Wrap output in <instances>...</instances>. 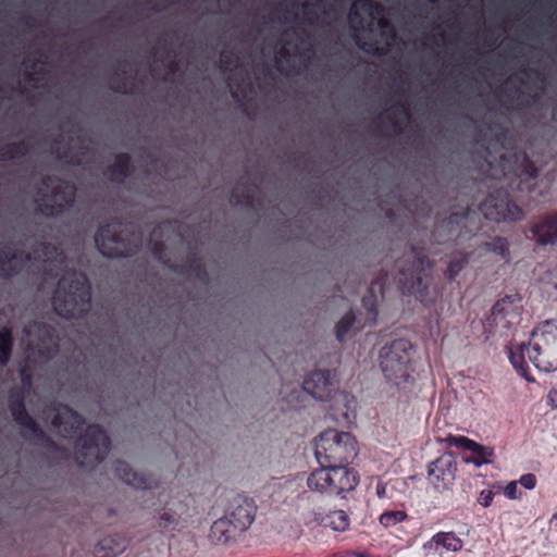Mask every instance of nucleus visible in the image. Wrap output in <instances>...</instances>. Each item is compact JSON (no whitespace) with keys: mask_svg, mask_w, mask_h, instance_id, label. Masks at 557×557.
I'll return each instance as SVG.
<instances>
[{"mask_svg":"<svg viewBox=\"0 0 557 557\" xmlns=\"http://www.w3.org/2000/svg\"><path fill=\"white\" fill-rule=\"evenodd\" d=\"M529 232L530 238L539 246L557 245V210L539 216L531 223Z\"/></svg>","mask_w":557,"mask_h":557,"instance_id":"nucleus-17","label":"nucleus"},{"mask_svg":"<svg viewBox=\"0 0 557 557\" xmlns=\"http://www.w3.org/2000/svg\"><path fill=\"white\" fill-rule=\"evenodd\" d=\"M515 91H516V92H519V94H520V96H522V97L524 98V95H523L522 92H520V89H519V88H516V89H515Z\"/></svg>","mask_w":557,"mask_h":557,"instance_id":"nucleus-62","label":"nucleus"},{"mask_svg":"<svg viewBox=\"0 0 557 557\" xmlns=\"http://www.w3.org/2000/svg\"><path fill=\"white\" fill-rule=\"evenodd\" d=\"M30 152V145L28 140L21 139L12 141L0 147V160L11 161L21 159L28 156Z\"/></svg>","mask_w":557,"mask_h":557,"instance_id":"nucleus-33","label":"nucleus"},{"mask_svg":"<svg viewBox=\"0 0 557 557\" xmlns=\"http://www.w3.org/2000/svg\"><path fill=\"white\" fill-rule=\"evenodd\" d=\"M502 492V485L498 483L492 484L490 488L483 490L478 498V503L484 507L487 508L492 505L494 496L500 494Z\"/></svg>","mask_w":557,"mask_h":557,"instance_id":"nucleus-42","label":"nucleus"},{"mask_svg":"<svg viewBox=\"0 0 557 557\" xmlns=\"http://www.w3.org/2000/svg\"><path fill=\"white\" fill-rule=\"evenodd\" d=\"M522 72H523L524 74H528V73H532V74H534V75L536 76V78H537V79H540L541 82H544V81H545L544 76H543L539 71H536V70H533V69H524V70H522Z\"/></svg>","mask_w":557,"mask_h":557,"instance_id":"nucleus-55","label":"nucleus"},{"mask_svg":"<svg viewBox=\"0 0 557 557\" xmlns=\"http://www.w3.org/2000/svg\"><path fill=\"white\" fill-rule=\"evenodd\" d=\"M312 5L317 9H321L324 5V0H314Z\"/></svg>","mask_w":557,"mask_h":557,"instance_id":"nucleus-57","label":"nucleus"},{"mask_svg":"<svg viewBox=\"0 0 557 557\" xmlns=\"http://www.w3.org/2000/svg\"><path fill=\"white\" fill-rule=\"evenodd\" d=\"M62 143V137L61 136H58L54 140H53V144L51 146V152L52 153H55L57 150H59V145Z\"/></svg>","mask_w":557,"mask_h":557,"instance_id":"nucleus-56","label":"nucleus"},{"mask_svg":"<svg viewBox=\"0 0 557 557\" xmlns=\"http://www.w3.org/2000/svg\"><path fill=\"white\" fill-rule=\"evenodd\" d=\"M472 252L454 250L446 256V269L443 274L448 282H454L462 270L469 264Z\"/></svg>","mask_w":557,"mask_h":557,"instance_id":"nucleus-27","label":"nucleus"},{"mask_svg":"<svg viewBox=\"0 0 557 557\" xmlns=\"http://www.w3.org/2000/svg\"><path fill=\"white\" fill-rule=\"evenodd\" d=\"M32 255L16 249L11 243H0V278L11 280L20 275Z\"/></svg>","mask_w":557,"mask_h":557,"instance_id":"nucleus-15","label":"nucleus"},{"mask_svg":"<svg viewBox=\"0 0 557 557\" xmlns=\"http://www.w3.org/2000/svg\"><path fill=\"white\" fill-rule=\"evenodd\" d=\"M21 380L23 386L11 388L8 397V406L13 420L24 430L23 436L25 438H28L30 435L35 440L44 442L47 446H54V442L47 435L26 409V389H29L33 385V375L26 368L21 370Z\"/></svg>","mask_w":557,"mask_h":557,"instance_id":"nucleus-7","label":"nucleus"},{"mask_svg":"<svg viewBox=\"0 0 557 557\" xmlns=\"http://www.w3.org/2000/svg\"><path fill=\"white\" fill-rule=\"evenodd\" d=\"M344 466H333L331 468V495H342L352 491L359 482L355 470Z\"/></svg>","mask_w":557,"mask_h":557,"instance_id":"nucleus-23","label":"nucleus"},{"mask_svg":"<svg viewBox=\"0 0 557 557\" xmlns=\"http://www.w3.org/2000/svg\"><path fill=\"white\" fill-rule=\"evenodd\" d=\"M547 401L549 405L557 408V385L549 391Z\"/></svg>","mask_w":557,"mask_h":557,"instance_id":"nucleus-49","label":"nucleus"},{"mask_svg":"<svg viewBox=\"0 0 557 557\" xmlns=\"http://www.w3.org/2000/svg\"><path fill=\"white\" fill-rule=\"evenodd\" d=\"M356 321L355 312H346L335 325V335L339 342H343L348 332L352 329Z\"/></svg>","mask_w":557,"mask_h":557,"instance_id":"nucleus-40","label":"nucleus"},{"mask_svg":"<svg viewBox=\"0 0 557 557\" xmlns=\"http://www.w3.org/2000/svg\"><path fill=\"white\" fill-rule=\"evenodd\" d=\"M445 441L449 446H456L458 448L469 450L471 453V457L468 458L467 461L473 462L478 467L492 463L495 457L493 447L481 445L466 436L449 435Z\"/></svg>","mask_w":557,"mask_h":557,"instance_id":"nucleus-19","label":"nucleus"},{"mask_svg":"<svg viewBox=\"0 0 557 557\" xmlns=\"http://www.w3.org/2000/svg\"><path fill=\"white\" fill-rule=\"evenodd\" d=\"M524 488L533 490L536 486L537 479L533 473L522 474L518 481Z\"/></svg>","mask_w":557,"mask_h":557,"instance_id":"nucleus-47","label":"nucleus"},{"mask_svg":"<svg viewBox=\"0 0 557 557\" xmlns=\"http://www.w3.org/2000/svg\"><path fill=\"white\" fill-rule=\"evenodd\" d=\"M386 282L387 273L379 275L371 282L367 295L362 297V307L367 310L373 322L377 318V297L379 295L383 296Z\"/></svg>","mask_w":557,"mask_h":557,"instance_id":"nucleus-24","label":"nucleus"},{"mask_svg":"<svg viewBox=\"0 0 557 557\" xmlns=\"http://www.w3.org/2000/svg\"><path fill=\"white\" fill-rule=\"evenodd\" d=\"M181 524V515L171 508L164 507L157 519V528L162 533L173 532Z\"/></svg>","mask_w":557,"mask_h":557,"instance_id":"nucleus-38","label":"nucleus"},{"mask_svg":"<svg viewBox=\"0 0 557 557\" xmlns=\"http://www.w3.org/2000/svg\"><path fill=\"white\" fill-rule=\"evenodd\" d=\"M220 62L223 71H227L237 63V57L233 51L223 50L220 53Z\"/></svg>","mask_w":557,"mask_h":557,"instance_id":"nucleus-43","label":"nucleus"},{"mask_svg":"<svg viewBox=\"0 0 557 557\" xmlns=\"http://www.w3.org/2000/svg\"><path fill=\"white\" fill-rule=\"evenodd\" d=\"M527 98H528L527 101L521 100L520 104L530 106L531 103H535L539 101L540 96H539V94H533V95H528Z\"/></svg>","mask_w":557,"mask_h":557,"instance_id":"nucleus-53","label":"nucleus"},{"mask_svg":"<svg viewBox=\"0 0 557 557\" xmlns=\"http://www.w3.org/2000/svg\"><path fill=\"white\" fill-rule=\"evenodd\" d=\"M508 357L516 372L528 382H535L525 357L544 372L557 370V320H545L532 331L528 344L508 346Z\"/></svg>","mask_w":557,"mask_h":557,"instance_id":"nucleus-1","label":"nucleus"},{"mask_svg":"<svg viewBox=\"0 0 557 557\" xmlns=\"http://www.w3.org/2000/svg\"><path fill=\"white\" fill-rule=\"evenodd\" d=\"M13 332L9 326L0 330V367L4 368L9 364L13 351Z\"/></svg>","mask_w":557,"mask_h":557,"instance_id":"nucleus-37","label":"nucleus"},{"mask_svg":"<svg viewBox=\"0 0 557 557\" xmlns=\"http://www.w3.org/2000/svg\"><path fill=\"white\" fill-rule=\"evenodd\" d=\"M149 248L156 260L170 269H175L170 258H168L166 248L162 240H150Z\"/></svg>","mask_w":557,"mask_h":557,"instance_id":"nucleus-41","label":"nucleus"},{"mask_svg":"<svg viewBox=\"0 0 557 557\" xmlns=\"http://www.w3.org/2000/svg\"><path fill=\"white\" fill-rule=\"evenodd\" d=\"M396 108L406 116L409 117V107L406 102H399Z\"/></svg>","mask_w":557,"mask_h":557,"instance_id":"nucleus-54","label":"nucleus"},{"mask_svg":"<svg viewBox=\"0 0 557 557\" xmlns=\"http://www.w3.org/2000/svg\"><path fill=\"white\" fill-rule=\"evenodd\" d=\"M24 331L38 341L37 349L40 357L51 360L57 356L59 337L54 326L42 321H34Z\"/></svg>","mask_w":557,"mask_h":557,"instance_id":"nucleus-14","label":"nucleus"},{"mask_svg":"<svg viewBox=\"0 0 557 557\" xmlns=\"http://www.w3.org/2000/svg\"><path fill=\"white\" fill-rule=\"evenodd\" d=\"M457 461L451 453H444L428 467V480L437 491L449 490L456 479Z\"/></svg>","mask_w":557,"mask_h":557,"instance_id":"nucleus-13","label":"nucleus"},{"mask_svg":"<svg viewBox=\"0 0 557 557\" xmlns=\"http://www.w3.org/2000/svg\"><path fill=\"white\" fill-rule=\"evenodd\" d=\"M169 70L171 73H175L177 70V64L173 61L169 64Z\"/></svg>","mask_w":557,"mask_h":557,"instance_id":"nucleus-58","label":"nucleus"},{"mask_svg":"<svg viewBox=\"0 0 557 557\" xmlns=\"http://www.w3.org/2000/svg\"><path fill=\"white\" fill-rule=\"evenodd\" d=\"M258 187L255 184L239 182L232 190L230 201L233 206L251 208Z\"/></svg>","mask_w":557,"mask_h":557,"instance_id":"nucleus-32","label":"nucleus"},{"mask_svg":"<svg viewBox=\"0 0 557 557\" xmlns=\"http://www.w3.org/2000/svg\"><path fill=\"white\" fill-rule=\"evenodd\" d=\"M502 492L509 499H519L521 497V493L518 491L516 481L509 482L505 487L502 486Z\"/></svg>","mask_w":557,"mask_h":557,"instance_id":"nucleus-45","label":"nucleus"},{"mask_svg":"<svg viewBox=\"0 0 557 557\" xmlns=\"http://www.w3.org/2000/svg\"><path fill=\"white\" fill-rule=\"evenodd\" d=\"M239 531L224 517L215 520L210 529L209 539L214 544H227L234 541Z\"/></svg>","mask_w":557,"mask_h":557,"instance_id":"nucleus-26","label":"nucleus"},{"mask_svg":"<svg viewBox=\"0 0 557 557\" xmlns=\"http://www.w3.org/2000/svg\"><path fill=\"white\" fill-rule=\"evenodd\" d=\"M302 389L317 399H327L334 391L331 371L315 370L309 373L302 382Z\"/></svg>","mask_w":557,"mask_h":557,"instance_id":"nucleus-20","label":"nucleus"},{"mask_svg":"<svg viewBox=\"0 0 557 557\" xmlns=\"http://www.w3.org/2000/svg\"><path fill=\"white\" fill-rule=\"evenodd\" d=\"M386 120L394 131L398 129V123L393 112L386 113Z\"/></svg>","mask_w":557,"mask_h":557,"instance_id":"nucleus-52","label":"nucleus"},{"mask_svg":"<svg viewBox=\"0 0 557 557\" xmlns=\"http://www.w3.org/2000/svg\"><path fill=\"white\" fill-rule=\"evenodd\" d=\"M151 10H152L153 12H159V9H158L157 7H152V8H151Z\"/></svg>","mask_w":557,"mask_h":557,"instance_id":"nucleus-63","label":"nucleus"},{"mask_svg":"<svg viewBox=\"0 0 557 557\" xmlns=\"http://www.w3.org/2000/svg\"><path fill=\"white\" fill-rule=\"evenodd\" d=\"M127 541L120 534L108 535L101 539L95 548V557H115L123 553Z\"/></svg>","mask_w":557,"mask_h":557,"instance_id":"nucleus-28","label":"nucleus"},{"mask_svg":"<svg viewBox=\"0 0 557 557\" xmlns=\"http://www.w3.org/2000/svg\"><path fill=\"white\" fill-rule=\"evenodd\" d=\"M479 228V213L467 207L462 212H451L447 218L437 221L431 236L438 245L458 244L470 238Z\"/></svg>","mask_w":557,"mask_h":557,"instance_id":"nucleus-8","label":"nucleus"},{"mask_svg":"<svg viewBox=\"0 0 557 557\" xmlns=\"http://www.w3.org/2000/svg\"><path fill=\"white\" fill-rule=\"evenodd\" d=\"M174 271L180 273H190L194 274L200 281H206L208 278V272L205 263L200 258L197 257L196 253L190 255L186 261L180 267L174 265Z\"/></svg>","mask_w":557,"mask_h":557,"instance_id":"nucleus-34","label":"nucleus"},{"mask_svg":"<svg viewBox=\"0 0 557 557\" xmlns=\"http://www.w3.org/2000/svg\"><path fill=\"white\" fill-rule=\"evenodd\" d=\"M521 298L518 294L506 295L498 299L492 307L487 321L490 325L509 329L520 317Z\"/></svg>","mask_w":557,"mask_h":557,"instance_id":"nucleus-16","label":"nucleus"},{"mask_svg":"<svg viewBox=\"0 0 557 557\" xmlns=\"http://www.w3.org/2000/svg\"><path fill=\"white\" fill-rule=\"evenodd\" d=\"M113 471L120 480L135 488L152 490L158 487V482L152 475L134 471L126 461L116 460L113 465Z\"/></svg>","mask_w":557,"mask_h":557,"instance_id":"nucleus-21","label":"nucleus"},{"mask_svg":"<svg viewBox=\"0 0 557 557\" xmlns=\"http://www.w3.org/2000/svg\"><path fill=\"white\" fill-rule=\"evenodd\" d=\"M479 247L487 252L499 256L505 261L510 259V244L505 237L495 236L491 240L482 243Z\"/></svg>","mask_w":557,"mask_h":557,"instance_id":"nucleus-35","label":"nucleus"},{"mask_svg":"<svg viewBox=\"0 0 557 557\" xmlns=\"http://www.w3.org/2000/svg\"><path fill=\"white\" fill-rule=\"evenodd\" d=\"M389 47H391V45H389V44H387V45H386V47H375V48L372 50V53H373L374 55H380V57L385 55V54H387V52L389 51Z\"/></svg>","mask_w":557,"mask_h":557,"instance_id":"nucleus-51","label":"nucleus"},{"mask_svg":"<svg viewBox=\"0 0 557 557\" xmlns=\"http://www.w3.org/2000/svg\"><path fill=\"white\" fill-rule=\"evenodd\" d=\"M331 468L321 466L320 469L313 470L308 479L307 485L311 491L331 495Z\"/></svg>","mask_w":557,"mask_h":557,"instance_id":"nucleus-31","label":"nucleus"},{"mask_svg":"<svg viewBox=\"0 0 557 557\" xmlns=\"http://www.w3.org/2000/svg\"><path fill=\"white\" fill-rule=\"evenodd\" d=\"M95 243L103 257H132L141 246V235L132 224L112 220L98 228Z\"/></svg>","mask_w":557,"mask_h":557,"instance_id":"nucleus-4","label":"nucleus"},{"mask_svg":"<svg viewBox=\"0 0 557 557\" xmlns=\"http://www.w3.org/2000/svg\"><path fill=\"white\" fill-rule=\"evenodd\" d=\"M52 306L62 318H83L91 307V286L87 275L76 270L66 271L58 282Z\"/></svg>","mask_w":557,"mask_h":557,"instance_id":"nucleus-3","label":"nucleus"},{"mask_svg":"<svg viewBox=\"0 0 557 557\" xmlns=\"http://www.w3.org/2000/svg\"><path fill=\"white\" fill-rule=\"evenodd\" d=\"M232 97H233V98H236V97H237L236 91H233V90H232Z\"/></svg>","mask_w":557,"mask_h":557,"instance_id":"nucleus-64","label":"nucleus"},{"mask_svg":"<svg viewBox=\"0 0 557 557\" xmlns=\"http://www.w3.org/2000/svg\"><path fill=\"white\" fill-rule=\"evenodd\" d=\"M33 253L42 262H49L51 264H61L65 261L64 251L59 246L46 240L39 242L34 247Z\"/></svg>","mask_w":557,"mask_h":557,"instance_id":"nucleus-30","label":"nucleus"},{"mask_svg":"<svg viewBox=\"0 0 557 557\" xmlns=\"http://www.w3.org/2000/svg\"><path fill=\"white\" fill-rule=\"evenodd\" d=\"M110 88L119 94H128L127 85L119 74H115L110 78Z\"/></svg>","mask_w":557,"mask_h":557,"instance_id":"nucleus-44","label":"nucleus"},{"mask_svg":"<svg viewBox=\"0 0 557 557\" xmlns=\"http://www.w3.org/2000/svg\"><path fill=\"white\" fill-rule=\"evenodd\" d=\"M280 54L283 55V57H286V55H288V51L285 48H282L280 50Z\"/></svg>","mask_w":557,"mask_h":557,"instance_id":"nucleus-60","label":"nucleus"},{"mask_svg":"<svg viewBox=\"0 0 557 557\" xmlns=\"http://www.w3.org/2000/svg\"><path fill=\"white\" fill-rule=\"evenodd\" d=\"M357 454V442L348 432L329 429L315 441L314 455L320 466L349 465Z\"/></svg>","mask_w":557,"mask_h":557,"instance_id":"nucleus-6","label":"nucleus"},{"mask_svg":"<svg viewBox=\"0 0 557 557\" xmlns=\"http://www.w3.org/2000/svg\"><path fill=\"white\" fill-rule=\"evenodd\" d=\"M44 419H50L51 425L64 438H74L86 424L85 418L69 405L51 404L42 411Z\"/></svg>","mask_w":557,"mask_h":557,"instance_id":"nucleus-12","label":"nucleus"},{"mask_svg":"<svg viewBox=\"0 0 557 557\" xmlns=\"http://www.w3.org/2000/svg\"><path fill=\"white\" fill-rule=\"evenodd\" d=\"M380 26H381L382 28L389 27L391 29H389V33H388V38H389L391 40H393V41L396 39V32H395L394 27H393V26H391V25H389V23H388L387 21L382 20V21L380 22Z\"/></svg>","mask_w":557,"mask_h":557,"instance_id":"nucleus-50","label":"nucleus"},{"mask_svg":"<svg viewBox=\"0 0 557 557\" xmlns=\"http://www.w3.org/2000/svg\"><path fill=\"white\" fill-rule=\"evenodd\" d=\"M36 191V212L46 218H58L70 211L76 199V186L59 176L45 175Z\"/></svg>","mask_w":557,"mask_h":557,"instance_id":"nucleus-5","label":"nucleus"},{"mask_svg":"<svg viewBox=\"0 0 557 557\" xmlns=\"http://www.w3.org/2000/svg\"><path fill=\"white\" fill-rule=\"evenodd\" d=\"M479 211L485 219L495 222H516L520 221L524 215L523 210L504 190H496L490 194L480 203Z\"/></svg>","mask_w":557,"mask_h":557,"instance_id":"nucleus-11","label":"nucleus"},{"mask_svg":"<svg viewBox=\"0 0 557 557\" xmlns=\"http://www.w3.org/2000/svg\"><path fill=\"white\" fill-rule=\"evenodd\" d=\"M411 348L410 342L404 338L395 339L381 348L379 364L387 381L397 385L407 381Z\"/></svg>","mask_w":557,"mask_h":557,"instance_id":"nucleus-10","label":"nucleus"},{"mask_svg":"<svg viewBox=\"0 0 557 557\" xmlns=\"http://www.w3.org/2000/svg\"><path fill=\"white\" fill-rule=\"evenodd\" d=\"M522 174L529 178H536L539 175V169L531 160L527 158L522 165Z\"/></svg>","mask_w":557,"mask_h":557,"instance_id":"nucleus-46","label":"nucleus"},{"mask_svg":"<svg viewBox=\"0 0 557 557\" xmlns=\"http://www.w3.org/2000/svg\"><path fill=\"white\" fill-rule=\"evenodd\" d=\"M134 170L131 156L127 152H120L115 154L114 162L107 168L106 174L111 182L122 183L134 173Z\"/></svg>","mask_w":557,"mask_h":557,"instance_id":"nucleus-25","label":"nucleus"},{"mask_svg":"<svg viewBox=\"0 0 557 557\" xmlns=\"http://www.w3.org/2000/svg\"><path fill=\"white\" fill-rule=\"evenodd\" d=\"M463 546L462 540L454 532H437L429 541H426L422 548L425 556L442 555L443 549L446 552H459Z\"/></svg>","mask_w":557,"mask_h":557,"instance_id":"nucleus-22","label":"nucleus"},{"mask_svg":"<svg viewBox=\"0 0 557 557\" xmlns=\"http://www.w3.org/2000/svg\"><path fill=\"white\" fill-rule=\"evenodd\" d=\"M58 158L59 159H66L67 163L72 164V165H81L82 162H83V158L81 154H71L69 156L67 152H63V153H59L58 154Z\"/></svg>","mask_w":557,"mask_h":557,"instance_id":"nucleus-48","label":"nucleus"},{"mask_svg":"<svg viewBox=\"0 0 557 557\" xmlns=\"http://www.w3.org/2000/svg\"><path fill=\"white\" fill-rule=\"evenodd\" d=\"M408 519V515L405 510H385L379 517V522L384 528L395 527Z\"/></svg>","mask_w":557,"mask_h":557,"instance_id":"nucleus-39","label":"nucleus"},{"mask_svg":"<svg viewBox=\"0 0 557 557\" xmlns=\"http://www.w3.org/2000/svg\"><path fill=\"white\" fill-rule=\"evenodd\" d=\"M25 77H26V79H28V81H32V79L34 78V77H33V74H32L30 72H27V73L25 74Z\"/></svg>","mask_w":557,"mask_h":557,"instance_id":"nucleus-61","label":"nucleus"},{"mask_svg":"<svg viewBox=\"0 0 557 557\" xmlns=\"http://www.w3.org/2000/svg\"><path fill=\"white\" fill-rule=\"evenodd\" d=\"M320 523L324 527H329L334 531L343 532L350 523L349 516L344 510H333L323 516Z\"/></svg>","mask_w":557,"mask_h":557,"instance_id":"nucleus-36","label":"nucleus"},{"mask_svg":"<svg viewBox=\"0 0 557 557\" xmlns=\"http://www.w3.org/2000/svg\"><path fill=\"white\" fill-rule=\"evenodd\" d=\"M33 22H34V18H33L32 16H26V17H25V24H26V25H29V26H30V25L33 24Z\"/></svg>","mask_w":557,"mask_h":557,"instance_id":"nucleus-59","label":"nucleus"},{"mask_svg":"<svg viewBox=\"0 0 557 557\" xmlns=\"http://www.w3.org/2000/svg\"><path fill=\"white\" fill-rule=\"evenodd\" d=\"M382 10L381 4L373 0H357L350 8L348 18L351 25L358 24L361 27L363 25L361 13L372 17L374 14H380Z\"/></svg>","mask_w":557,"mask_h":557,"instance_id":"nucleus-29","label":"nucleus"},{"mask_svg":"<svg viewBox=\"0 0 557 557\" xmlns=\"http://www.w3.org/2000/svg\"><path fill=\"white\" fill-rule=\"evenodd\" d=\"M397 267L398 272L394 280L403 295L414 296L424 305L436 300L437 293L432 287L431 276L433 264L424 247L413 245Z\"/></svg>","mask_w":557,"mask_h":557,"instance_id":"nucleus-2","label":"nucleus"},{"mask_svg":"<svg viewBox=\"0 0 557 557\" xmlns=\"http://www.w3.org/2000/svg\"><path fill=\"white\" fill-rule=\"evenodd\" d=\"M256 506L252 499L237 496L230 505L228 511L224 516L239 531H246L255 520Z\"/></svg>","mask_w":557,"mask_h":557,"instance_id":"nucleus-18","label":"nucleus"},{"mask_svg":"<svg viewBox=\"0 0 557 557\" xmlns=\"http://www.w3.org/2000/svg\"><path fill=\"white\" fill-rule=\"evenodd\" d=\"M111 448V438L99 424H90L78 437L75 461L81 467L94 468L102 462Z\"/></svg>","mask_w":557,"mask_h":557,"instance_id":"nucleus-9","label":"nucleus"}]
</instances>
